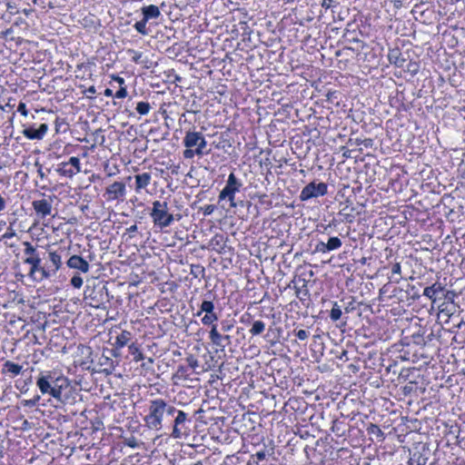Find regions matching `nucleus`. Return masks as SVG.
Wrapping results in <instances>:
<instances>
[{"mask_svg":"<svg viewBox=\"0 0 465 465\" xmlns=\"http://www.w3.org/2000/svg\"><path fill=\"white\" fill-rule=\"evenodd\" d=\"M298 339L304 341L309 337V332L305 330H300L296 332Z\"/></svg>","mask_w":465,"mask_h":465,"instance_id":"nucleus-41","label":"nucleus"},{"mask_svg":"<svg viewBox=\"0 0 465 465\" xmlns=\"http://www.w3.org/2000/svg\"><path fill=\"white\" fill-rule=\"evenodd\" d=\"M242 183L236 178L233 173H230L226 185L219 194V200L228 199L231 207H236L237 204L234 201L235 193L240 191Z\"/></svg>","mask_w":465,"mask_h":465,"instance_id":"nucleus-4","label":"nucleus"},{"mask_svg":"<svg viewBox=\"0 0 465 465\" xmlns=\"http://www.w3.org/2000/svg\"><path fill=\"white\" fill-rule=\"evenodd\" d=\"M218 321V314L216 312L207 313L202 318L203 325H215L214 322Z\"/></svg>","mask_w":465,"mask_h":465,"instance_id":"nucleus-29","label":"nucleus"},{"mask_svg":"<svg viewBox=\"0 0 465 465\" xmlns=\"http://www.w3.org/2000/svg\"><path fill=\"white\" fill-rule=\"evenodd\" d=\"M341 246V241L338 237H331L326 242V249L333 251L339 249Z\"/></svg>","mask_w":465,"mask_h":465,"instance_id":"nucleus-28","label":"nucleus"},{"mask_svg":"<svg viewBox=\"0 0 465 465\" xmlns=\"http://www.w3.org/2000/svg\"><path fill=\"white\" fill-rule=\"evenodd\" d=\"M456 296V293L454 291H448L445 294V298L448 299L450 303V304H455L453 302L454 297Z\"/></svg>","mask_w":465,"mask_h":465,"instance_id":"nucleus-47","label":"nucleus"},{"mask_svg":"<svg viewBox=\"0 0 465 465\" xmlns=\"http://www.w3.org/2000/svg\"><path fill=\"white\" fill-rule=\"evenodd\" d=\"M369 432H372V433H378L380 435H382V431L379 428V426L375 425V424H371L370 428L368 429Z\"/></svg>","mask_w":465,"mask_h":465,"instance_id":"nucleus-46","label":"nucleus"},{"mask_svg":"<svg viewBox=\"0 0 465 465\" xmlns=\"http://www.w3.org/2000/svg\"><path fill=\"white\" fill-rule=\"evenodd\" d=\"M186 361L189 366L192 367L193 369H195L198 366V361L193 356L188 357Z\"/></svg>","mask_w":465,"mask_h":465,"instance_id":"nucleus-43","label":"nucleus"},{"mask_svg":"<svg viewBox=\"0 0 465 465\" xmlns=\"http://www.w3.org/2000/svg\"><path fill=\"white\" fill-rule=\"evenodd\" d=\"M109 200H117L125 195V184L122 182H114L105 191Z\"/></svg>","mask_w":465,"mask_h":465,"instance_id":"nucleus-10","label":"nucleus"},{"mask_svg":"<svg viewBox=\"0 0 465 465\" xmlns=\"http://www.w3.org/2000/svg\"><path fill=\"white\" fill-rule=\"evenodd\" d=\"M66 265L71 269H75L80 271L81 272L86 273L89 272L90 265L87 261H85L83 257L79 255L71 256L67 262Z\"/></svg>","mask_w":465,"mask_h":465,"instance_id":"nucleus-11","label":"nucleus"},{"mask_svg":"<svg viewBox=\"0 0 465 465\" xmlns=\"http://www.w3.org/2000/svg\"><path fill=\"white\" fill-rule=\"evenodd\" d=\"M203 312L212 313L214 312V304L212 301H203L200 306V311L196 313L197 316H200Z\"/></svg>","mask_w":465,"mask_h":465,"instance_id":"nucleus-25","label":"nucleus"},{"mask_svg":"<svg viewBox=\"0 0 465 465\" xmlns=\"http://www.w3.org/2000/svg\"><path fill=\"white\" fill-rule=\"evenodd\" d=\"M95 92H96V90H95V87H94V85L90 86L88 89H86V90L84 91V93H85V94H86V96H87L88 98H93V96H92V95H93V94H95Z\"/></svg>","mask_w":465,"mask_h":465,"instance_id":"nucleus-50","label":"nucleus"},{"mask_svg":"<svg viewBox=\"0 0 465 465\" xmlns=\"http://www.w3.org/2000/svg\"><path fill=\"white\" fill-rule=\"evenodd\" d=\"M129 349V352L134 356V361H140L142 360H143V352L139 350L138 346L135 344V343H132L129 345L128 347Z\"/></svg>","mask_w":465,"mask_h":465,"instance_id":"nucleus-26","label":"nucleus"},{"mask_svg":"<svg viewBox=\"0 0 465 465\" xmlns=\"http://www.w3.org/2000/svg\"><path fill=\"white\" fill-rule=\"evenodd\" d=\"M23 367L17 363H15L13 361H7L4 364V371L11 373L13 376L18 375Z\"/></svg>","mask_w":465,"mask_h":465,"instance_id":"nucleus-22","label":"nucleus"},{"mask_svg":"<svg viewBox=\"0 0 465 465\" xmlns=\"http://www.w3.org/2000/svg\"><path fill=\"white\" fill-rule=\"evenodd\" d=\"M178 411H176V409L173 407V406H171V405H168L166 402H165V406H164V410H163V413H167L168 415H173L175 412H177Z\"/></svg>","mask_w":465,"mask_h":465,"instance_id":"nucleus-40","label":"nucleus"},{"mask_svg":"<svg viewBox=\"0 0 465 465\" xmlns=\"http://www.w3.org/2000/svg\"><path fill=\"white\" fill-rule=\"evenodd\" d=\"M341 150L343 151L342 153V156L345 157V158H351L352 157L351 153H352V150H349V149H346L344 147L341 148Z\"/></svg>","mask_w":465,"mask_h":465,"instance_id":"nucleus-54","label":"nucleus"},{"mask_svg":"<svg viewBox=\"0 0 465 465\" xmlns=\"http://www.w3.org/2000/svg\"><path fill=\"white\" fill-rule=\"evenodd\" d=\"M61 175L66 177H73L76 173L81 172L80 159L75 156L70 157L68 162L60 163L57 170Z\"/></svg>","mask_w":465,"mask_h":465,"instance_id":"nucleus-7","label":"nucleus"},{"mask_svg":"<svg viewBox=\"0 0 465 465\" xmlns=\"http://www.w3.org/2000/svg\"><path fill=\"white\" fill-rule=\"evenodd\" d=\"M15 236V232L13 229H8V231L3 234V238H5V239H10Z\"/></svg>","mask_w":465,"mask_h":465,"instance_id":"nucleus-51","label":"nucleus"},{"mask_svg":"<svg viewBox=\"0 0 465 465\" xmlns=\"http://www.w3.org/2000/svg\"><path fill=\"white\" fill-rule=\"evenodd\" d=\"M354 299L352 298L351 301L344 307L345 312L349 313L354 310Z\"/></svg>","mask_w":465,"mask_h":465,"instance_id":"nucleus-49","label":"nucleus"},{"mask_svg":"<svg viewBox=\"0 0 465 465\" xmlns=\"http://www.w3.org/2000/svg\"><path fill=\"white\" fill-rule=\"evenodd\" d=\"M206 145H207V142H206V140H205V138H204V136L203 134L201 139H200V141H199L197 148H195L196 155L202 156L204 153H207L208 152H204V149H205Z\"/></svg>","mask_w":465,"mask_h":465,"instance_id":"nucleus-33","label":"nucleus"},{"mask_svg":"<svg viewBox=\"0 0 465 465\" xmlns=\"http://www.w3.org/2000/svg\"><path fill=\"white\" fill-rule=\"evenodd\" d=\"M127 231H128L129 232H136V231H137V226H136L135 224H134V225H132L131 227H129V228L127 229Z\"/></svg>","mask_w":465,"mask_h":465,"instance_id":"nucleus-60","label":"nucleus"},{"mask_svg":"<svg viewBox=\"0 0 465 465\" xmlns=\"http://www.w3.org/2000/svg\"><path fill=\"white\" fill-rule=\"evenodd\" d=\"M53 199L51 196L48 199L35 200L32 203L33 208L35 213L41 217L50 215L52 213Z\"/></svg>","mask_w":465,"mask_h":465,"instance_id":"nucleus-8","label":"nucleus"},{"mask_svg":"<svg viewBox=\"0 0 465 465\" xmlns=\"http://www.w3.org/2000/svg\"><path fill=\"white\" fill-rule=\"evenodd\" d=\"M40 398L41 397L39 395H36L35 397H34L31 400L24 401L23 404L25 407H35L38 403V401H40Z\"/></svg>","mask_w":465,"mask_h":465,"instance_id":"nucleus-37","label":"nucleus"},{"mask_svg":"<svg viewBox=\"0 0 465 465\" xmlns=\"http://www.w3.org/2000/svg\"><path fill=\"white\" fill-rule=\"evenodd\" d=\"M114 79H115V80L120 84H123L124 83V78H122V77L116 76Z\"/></svg>","mask_w":465,"mask_h":465,"instance_id":"nucleus-61","label":"nucleus"},{"mask_svg":"<svg viewBox=\"0 0 465 465\" xmlns=\"http://www.w3.org/2000/svg\"><path fill=\"white\" fill-rule=\"evenodd\" d=\"M127 95V91L124 87H121L116 93L115 97L116 98H124Z\"/></svg>","mask_w":465,"mask_h":465,"instance_id":"nucleus-45","label":"nucleus"},{"mask_svg":"<svg viewBox=\"0 0 465 465\" xmlns=\"http://www.w3.org/2000/svg\"><path fill=\"white\" fill-rule=\"evenodd\" d=\"M49 127L46 124H41L38 128L29 126L23 130V134L29 140H42L46 134Z\"/></svg>","mask_w":465,"mask_h":465,"instance_id":"nucleus-9","label":"nucleus"},{"mask_svg":"<svg viewBox=\"0 0 465 465\" xmlns=\"http://www.w3.org/2000/svg\"><path fill=\"white\" fill-rule=\"evenodd\" d=\"M49 260L53 266V269H50L51 273L53 275L60 269L62 265L61 256L55 252H50Z\"/></svg>","mask_w":465,"mask_h":465,"instance_id":"nucleus-21","label":"nucleus"},{"mask_svg":"<svg viewBox=\"0 0 465 465\" xmlns=\"http://www.w3.org/2000/svg\"><path fill=\"white\" fill-rule=\"evenodd\" d=\"M150 215L153 223L160 228L167 227L173 222V215L168 213L166 202L154 201Z\"/></svg>","mask_w":465,"mask_h":465,"instance_id":"nucleus-3","label":"nucleus"},{"mask_svg":"<svg viewBox=\"0 0 465 465\" xmlns=\"http://www.w3.org/2000/svg\"><path fill=\"white\" fill-rule=\"evenodd\" d=\"M202 135L203 134L200 132L189 131L185 134L183 143L186 148H193L194 146L197 148Z\"/></svg>","mask_w":465,"mask_h":465,"instance_id":"nucleus-14","label":"nucleus"},{"mask_svg":"<svg viewBox=\"0 0 465 465\" xmlns=\"http://www.w3.org/2000/svg\"><path fill=\"white\" fill-rule=\"evenodd\" d=\"M361 142H362V140H361V139L357 138V139H355V141H354V144H356V145H361V144H362V143H361Z\"/></svg>","mask_w":465,"mask_h":465,"instance_id":"nucleus-62","label":"nucleus"},{"mask_svg":"<svg viewBox=\"0 0 465 465\" xmlns=\"http://www.w3.org/2000/svg\"><path fill=\"white\" fill-rule=\"evenodd\" d=\"M341 310L340 306L338 305V303L336 302H334L332 309L330 312V318L331 319V321L337 322L338 320L341 319Z\"/></svg>","mask_w":465,"mask_h":465,"instance_id":"nucleus-30","label":"nucleus"},{"mask_svg":"<svg viewBox=\"0 0 465 465\" xmlns=\"http://www.w3.org/2000/svg\"><path fill=\"white\" fill-rule=\"evenodd\" d=\"M104 95L105 96H112L113 95V91L111 89H109V88H106L104 90Z\"/></svg>","mask_w":465,"mask_h":465,"instance_id":"nucleus-59","label":"nucleus"},{"mask_svg":"<svg viewBox=\"0 0 465 465\" xmlns=\"http://www.w3.org/2000/svg\"><path fill=\"white\" fill-rule=\"evenodd\" d=\"M256 458L259 460H262L265 459V452L264 451H258L256 454H255Z\"/></svg>","mask_w":465,"mask_h":465,"instance_id":"nucleus-56","label":"nucleus"},{"mask_svg":"<svg viewBox=\"0 0 465 465\" xmlns=\"http://www.w3.org/2000/svg\"><path fill=\"white\" fill-rule=\"evenodd\" d=\"M134 178L136 192H139L140 190L145 188L150 183L151 181V175L148 173L137 174L134 176Z\"/></svg>","mask_w":465,"mask_h":465,"instance_id":"nucleus-18","label":"nucleus"},{"mask_svg":"<svg viewBox=\"0 0 465 465\" xmlns=\"http://www.w3.org/2000/svg\"><path fill=\"white\" fill-rule=\"evenodd\" d=\"M189 422L187 413L183 411H178L173 420V428L171 436L173 439H180L189 434V428L186 423Z\"/></svg>","mask_w":465,"mask_h":465,"instance_id":"nucleus-5","label":"nucleus"},{"mask_svg":"<svg viewBox=\"0 0 465 465\" xmlns=\"http://www.w3.org/2000/svg\"><path fill=\"white\" fill-rule=\"evenodd\" d=\"M191 274L197 278L200 274H204V268L201 265H192Z\"/></svg>","mask_w":465,"mask_h":465,"instance_id":"nucleus-35","label":"nucleus"},{"mask_svg":"<svg viewBox=\"0 0 465 465\" xmlns=\"http://www.w3.org/2000/svg\"><path fill=\"white\" fill-rule=\"evenodd\" d=\"M125 444L131 448H137L139 446L138 440L134 436L125 439Z\"/></svg>","mask_w":465,"mask_h":465,"instance_id":"nucleus-38","label":"nucleus"},{"mask_svg":"<svg viewBox=\"0 0 465 465\" xmlns=\"http://www.w3.org/2000/svg\"><path fill=\"white\" fill-rule=\"evenodd\" d=\"M23 245L25 246V263L31 265L37 261H42L39 252L36 251L35 247H34L29 242H24Z\"/></svg>","mask_w":465,"mask_h":465,"instance_id":"nucleus-12","label":"nucleus"},{"mask_svg":"<svg viewBox=\"0 0 465 465\" xmlns=\"http://www.w3.org/2000/svg\"><path fill=\"white\" fill-rule=\"evenodd\" d=\"M17 111L24 116H27V114H28V111L26 109V105L25 103H19Z\"/></svg>","mask_w":465,"mask_h":465,"instance_id":"nucleus-42","label":"nucleus"},{"mask_svg":"<svg viewBox=\"0 0 465 465\" xmlns=\"http://www.w3.org/2000/svg\"><path fill=\"white\" fill-rule=\"evenodd\" d=\"M131 333L127 331H123L117 337L115 344L119 348L124 347L130 341Z\"/></svg>","mask_w":465,"mask_h":465,"instance_id":"nucleus-24","label":"nucleus"},{"mask_svg":"<svg viewBox=\"0 0 465 465\" xmlns=\"http://www.w3.org/2000/svg\"><path fill=\"white\" fill-rule=\"evenodd\" d=\"M215 206L213 204H208L203 207V214L210 215L213 213Z\"/></svg>","mask_w":465,"mask_h":465,"instance_id":"nucleus-44","label":"nucleus"},{"mask_svg":"<svg viewBox=\"0 0 465 465\" xmlns=\"http://www.w3.org/2000/svg\"><path fill=\"white\" fill-rule=\"evenodd\" d=\"M194 155H196V150H193L192 148H186L184 151H183V157L185 159H192L194 157Z\"/></svg>","mask_w":465,"mask_h":465,"instance_id":"nucleus-39","label":"nucleus"},{"mask_svg":"<svg viewBox=\"0 0 465 465\" xmlns=\"http://www.w3.org/2000/svg\"><path fill=\"white\" fill-rule=\"evenodd\" d=\"M221 325L222 331H230L231 329L232 328V324H230L228 322H223Z\"/></svg>","mask_w":465,"mask_h":465,"instance_id":"nucleus-52","label":"nucleus"},{"mask_svg":"<svg viewBox=\"0 0 465 465\" xmlns=\"http://www.w3.org/2000/svg\"><path fill=\"white\" fill-rule=\"evenodd\" d=\"M391 272H392V275H398L399 276V277L393 279L394 282L399 283L401 282V267L400 262H395L392 265Z\"/></svg>","mask_w":465,"mask_h":465,"instance_id":"nucleus-34","label":"nucleus"},{"mask_svg":"<svg viewBox=\"0 0 465 465\" xmlns=\"http://www.w3.org/2000/svg\"><path fill=\"white\" fill-rule=\"evenodd\" d=\"M388 59L391 64H394L395 66L400 68L404 67V64L406 62V59L402 56L400 49L398 48L390 50L388 54Z\"/></svg>","mask_w":465,"mask_h":465,"instance_id":"nucleus-13","label":"nucleus"},{"mask_svg":"<svg viewBox=\"0 0 465 465\" xmlns=\"http://www.w3.org/2000/svg\"><path fill=\"white\" fill-rule=\"evenodd\" d=\"M5 208V199L0 195V211H3Z\"/></svg>","mask_w":465,"mask_h":465,"instance_id":"nucleus-58","label":"nucleus"},{"mask_svg":"<svg viewBox=\"0 0 465 465\" xmlns=\"http://www.w3.org/2000/svg\"><path fill=\"white\" fill-rule=\"evenodd\" d=\"M408 71L415 74L418 71V64L416 63H409Z\"/></svg>","mask_w":465,"mask_h":465,"instance_id":"nucleus-53","label":"nucleus"},{"mask_svg":"<svg viewBox=\"0 0 465 465\" xmlns=\"http://www.w3.org/2000/svg\"><path fill=\"white\" fill-rule=\"evenodd\" d=\"M333 0H323L322 3V6L325 9H329L332 6Z\"/></svg>","mask_w":465,"mask_h":465,"instance_id":"nucleus-55","label":"nucleus"},{"mask_svg":"<svg viewBox=\"0 0 465 465\" xmlns=\"http://www.w3.org/2000/svg\"><path fill=\"white\" fill-rule=\"evenodd\" d=\"M71 284L77 289H80L83 285V279L80 275L75 274L71 279Z\"/></svg>","mask_w":465,"mask_h":465,"instance_id":"nucleus-36","label":"nucleus"},{"mask_svg":"<svg viewBox=\"0 0 465 465\" xmlns=\"http://www.w3.org/2000/svg\"><path fill=\"white\" fill-rule=\"evenodd\" d=\"M142 13L143 15V18L147 21L150 19L158 18L161 15L159 7L154 5L143 6L142 8Z\"/></svg>","mask_w":465,"mask_h":465,"instance_id":"nucleus-16","label":"nucleus"},{"mask_svg":"<svg viewBox=\"0 0 465 465\" xmlns=\"http://www.w3.org/2000/svg\"><path fill=\"white\" fill-rule=\"evenodd\" d=\"M99 364L101 366H104V371L106 372V374H110L113 372L114 365V361L111 358L108 356L102 355L99 359Z\"/></svg>","mask_w":465,"mask_h":465,"instance_id":"nucleus-23","label":"nucleus"},{"mask_svg":"<svg viewBox=\"0 0 465 465\" xmlns=\"http://www.w3.org/2000/svg\"><path fill=\"white\" fill-rule=\"evenodd\" d=\"M151 109V105L147 102H139L136 105V111L142 114H147Z\"/></svg>","mask_w":465,"mask_h":465,"instance_id":"nucleus-32","label":"nucleus"},{"mask_svg":"<svg viewBox=\"0 0 465 465\" xmlns=\"http://www.w3.org/2000/svg\"><path fill=\"white\" fill-rule=\"evenodd\" d=\"M361 143L365 147H370L372 145V140L371 139H364V140H362Z\"/></svg>","mask_w":465,"mask_h":465,"instance_id":"nucleus-57","label":"nucleus"},{"mask_svg":"<svg viewBox=\"0 0 465 465\" xmlns=\"http://www.w3.org/2000/svg\"><path fill=\"white\" fill-rule=\"evenodd\" d=\"M327 193V184L324 183H315L314 182L307 184L301 192L300 198L306 201L313 197L322 196Z\"/></svg>","mask_w":465,"mask_h":465,"instance_id":"nucleus-6","label":"nucleus"},{"mask_svg":"<svg viewBox=\"0 0 465 465\" xmlns=\"http://www.w3.org/2000/svg\"><path fill=\"white\" fill-rule=\"evenodd\" d=\"M223 337V341H226L227 344H229L230 343V336L229 335H224Z\"/></svg>","mask_w":465,"mask_h":465,"instance_id":"nucleus-63","label":"nucleus"},{"mask_svg":"<svg viewBox=\"0 0 465 465\" xmlns=\"http://www.w3.org/2000/svg\"><path fill=\"white\" fill-rule=\"evenodd\" d=\"M209 337L213 344L224 348L225 344H223V335L217 331V326L213 325L210 332Z\"/></svg>","mask_w":465,"mask_h":465,"instance_id":"nucleus-19","label":"nucleus"},{"mask_svg":"<svg viewBox=\"0 0 465 465\" xmlns=\"http://www.w3.org/2000/svg\"><path fill=\"white\" fill-rule=\"evenodd\" d=\"M265 330V324L262 321H255L250 330L252 335H259Z\"/></svg>","mask_w":465,"mask_h":465,"instance_id":"nucleus-27","label":"nucleus"},{"mask_svg":"<svg viewBox=\"0 0 465 465\" xmlns=\"http://www.w3.org/2000/svg\"><path fill=\"white\" fill-rule=\"evenodd\" d=\"M456 304H450L447 302H443L439 307V314L447 318L446 322L450 321V319L453 316L456 312Z\"/></svg>","mask_w":465,"mask_h":465,"instance_id":"nucleus-17","label":"nucleus"},{"mask_svg":"<svg viewBox=\"0 0 465 465\" xmlns=\"http://www.w3.org/2000/svg\"><path fill=\"white\" fill-rule=\"evenodd\" d=\"M64 383L67 386L66 379L54 378L49 371L41 373L36 381V385L43 394H49L59 401H62Z\"/></svg>","mask_w":465,"mask_h":465,"instance_id":"nucleus-1","label":"nucleus"},{"mask_svg":"<svg viewBox=\"0 0 465 465\" xmlns=\"http://www.w3.org/2000/svg\"><path fill=\"white\" fill-rule=\"evenodd\" d=\"M443 291V287L439 283H434L431 286L426 287L423 291V295L428 297L432 302H435V294Z\"/></svg>","mask_w":465,"mask_h":465,"instance_id":"nucleus-20","label":"nucleus"},{"mask_svg":"<svg viewBox=\"0 0 465 465\" xmlns=\"http://www.w3.org/2000/svg\"><path fill=\"white\" fill-rule=\"evenodd\" d=\"M140 57H141V54H139L138 56L134 57V61L137 62Z\"/></svg>","mask_w":465,"mask_h":465,"instance_id":"nucleus-64","label":"nucleus"},{"mask_svg":"<svg viewBox=\"0 0 465 465\" xmlns=\"http://www.w3.org/2000/svg\"><path fill=\"white\" fill-rule=\"evenodd\" d=\"M164 406L165 401L162 399L151 401L149 413L144 417L145 424L149 429L155 430L162 429Z\"/></svg>","mask_w":465,"mask_h":465,"instance_id":"nucleus-2","label":"nucleus"},{"mask_svg":"<svg viewBox=\"0 0 465 465\" xmlns=\"http://www.w3.org/2000/svg\"><path fill=\"white\" fill-rule=\"evenodd\" d=\"M316 251L320 252H326L328 249H326V242H321L316 245Z\"/></svg>","mask_w":465,"mask_h":465,"instance_id":"nucleus-48","label":"nucleus"},{"mask_svg":"<svg viewBox=\"0 0 465 465\" xmlns=\"http://www.w3.org/2000/svg\"><path fill=\"white\" fill-rule=\"evenodd\" d=\"M147 22H148L147 20L143 18L141 21H138L134 24V28L136 29V31L138 33L142 34L143 35H146L148 34L147 29H146Z\"/></svg>","mask_w":465,"mask_h":465,"instance_id":"nucleus-31","label":"nucleus"},{"mask_svg":"<svg viewBox=\"0 0 465 465\" xmlns=\"http://www.w3.org/2000/svg\"><path fill=\"white\" fill-rule=\"evenodd\" d=\"M41 262L42 261H37L30 265L31 267L28 272L30 277L33 278L35 272L41 273V279H46L52 275L50 269H46L45 267L42 266Z\"/></svg>","mask_w":465,"mask_h":465,"instance_id":"nucleus-15","label":"nucleus"}]
</instances>
